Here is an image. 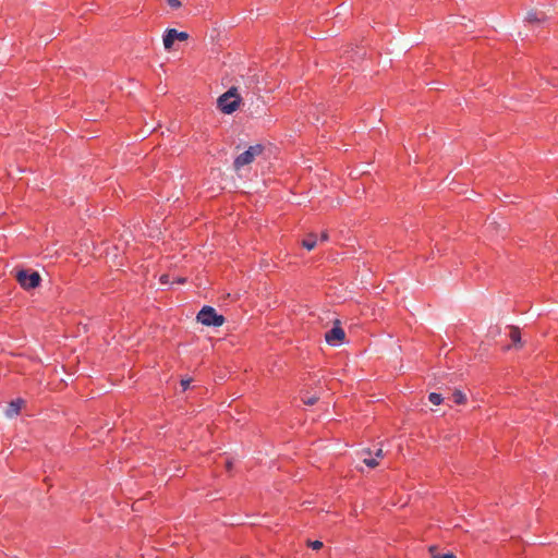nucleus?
Segmentation results:
<instances>
[{"label": "nucleus", "instance_id": "nucleus-1", "mask_svg": "<svg viewBox=\"0 0 558 558\" xmlns=\"http://www.w3.org/2000/svg\"><path fill=\"white\" fill-rule=\"evenodd\" d=\"M242 98L238 93L236 87H230L225 94H222L218 100V108L226 114H231L238 110Z\"/></svg>", "mask_w": 558, "mask_h": 558}, {"label": "nucleus", "instance_id": "nucleus-2", "mask_svg": "<svg viewBox=\"0 0 558 558\" xmlns=\"http://www.w3.org/2000/svg\"><path fill=\"white\" fill-rule=\"evenodd\" d=\"M197 322L208 327H220L225 323V316L218 314L217 311L209 305H205L197 314Z\"/></svg>", "mask_w": 558, "mask_h": 558}, {"label": "nucleus", "instance_id": "nucleus-3", "mask_svg": "<svg viewBox=\"0 0 558 558\" xmlns=\"http://www.w3.org/2000/svg\"><path fill=\"white\" fill-rule=\"evenodd\" d=\"M15 279L24 290H33L40 286L41 277L38 271L32 269H20Z\"/></svg>", "mask_w": 558, "mask_h": 558}, {"label": "nucleus", "instance_id": "nucleus-4", "mask_svg": "<svg viewBox=\"0 0 558 558\" xmlns=\"http://www.w3.org/2000/svg\"><path fill=\"white\" fill-rule=\"evenodd\" d=\"M265 147L262 144H255L250 146L245 151L238 155L233 161L234 170H240L241 168L251 165L256 156L263 154Z\"/></svg>", "mask_w": 558, "mask_h": 558}, {"label": "nucleus", "instance_id": "nucleus-5", "mask_svg": "<svg viewBox=\"0 0 558 558\" xmlns=\"http://www.w3.org/2000/svg\"><path fill=\"white\" fill-rule=\"evenodd\" d=\"M189 38V34L186 32H178L175 28H167L163 34V46L165 49L169 50L172 46L174 40H181L184 41Z\"/></svg>", "mask_w": 558, "mask_h": 558}, {"label": "nucleus", "instance_id": "nucleus-6", "mask_svg": "<svg viewBox=\"0 0 558 558\" xmlns=\"http://www.w3.org/2000/svg\"><path fill=\"white\" fill-rule=\"evenodd\" d=\"M345 337L344 330L339 326H333L325 335V340L328 344L336 347L339 345Z\"/></svg>", "mask_w": 558, "mask_h": 558}, {"label": "nucleus", "instance_id": "nucleus-7", "mask_svg": "<svg viewBox=\"0 0 558 558\" xmlns=\"http://www.w3.org/2000/svg\"><path fill=\"white\" fill-rule=\"evenodd\" d=\"M25 404V401L24 399L22 398H16L12 401H10L8 403V407L5 409V415L8 417H14V416H17L23 408V405Z\"/></svg>", "mask_w": 558, "mask_h": 558}, {"label": "nucleus", "instance_id": "nucleus-8", "mask_svg": "<svg viewBox=\"0 0 558 558\" xmlns=\"http://www.w3.org/2000/svg\"><path fill=\"white\" fill-rule=\"evenodd\" d=\"M509 329H510L509 338H510L512 344L514 347H517V348L518 347L521 348L522 347V341H521V330H520V328L517 327V326H510Z\"/></svg>", "mask_w": 558, "mask_h": 558}, {"label": "nucleus", "instance_id": "nucleus-9", "mask_svg": "<svg viewBox=\"0 0 558 558\" xmlns=\"http://www.w3.org/2000/svg\"><path fill=\"white\" fill-rule=\"evenodd\" d=\"M317 235L315 233H308L303 240H302V246L306 248L307 251L313 250L317 244Z\"/></svg>", "mask_w": 558, "mask_h": 558}, {"label": "nucleus", "instance_id": "nucleus-10", "mask_svg": "<svg viewBox=\"0 0 558 558\" xmlns=\"http://www.w3.org/2000/svg\"><path fill=\"white\" fill-rule=\"evenodd\" d=\"M546 20V15L542 13L541 15L537 12L531 11L526 14L525 21L529 23H541Z\"/></svg>", "mask_w": 558, "mask_h": 558}, {"label": "nucleus", "instance_id": "nucleus-11", "mask_svg": "<svg viewBox=\"0 0 558 558\" xmlns=\"http://www.w3.org/2000/svg\"><path fill=\"white\" fill-rule=\"evenodd\" d=\"M429 553L433 558H456V556L452 553L439 554L437 546H430Z\"/></svg>", "mask_w": 558, "mask_h": 558}, {"label": "nucleus", "instance_id": "nucleus-12", "mask_svg": "<svg viewBox=\"0 0 558 558\" xmlns=\"http://www.w3.org/2000/svg\"><path fill=\"white\" fill-rule=\"evenodd\" d=\"M451 399L456 404H464L466 402V397L461 390H454Z\"/></svg>", "mask_w": 558, "mask_h": 558}, {"label": "nucleus", "instance_id": "nucleus-13", "mask_svg": "<svg viewBox=\"0 0 558 558\" xmlns=\"http://www.w3.org/2000/svg\"><path fill=\"white\" fill-rule=\"evenodd\" d=\"M428 400H429V402H430V403H433L434 405H439V404H441V403H442L444 398H442V396H441L440 393H438V392H430V393L428 395Z\"/></svg>", "mask_w": 558, "mask_h": 558}, {"label": "nucleus", "instance_id": "nucleus-14", "mask_svg": "<svg viewBox=\"0 0 558 558\" xmlns=\"http://www.w3.org/2000/svg\"><path fill=\"white\" fill-rule=\"evenodd\" d=\"M363 462L371 469H374L378 465V461L376 458H373V457H367V458H364L363 459Z\"/></svg>", "mask_w": 558, "mask_h": 558}, {"label": "nucleus", "instance_id": "nucleus-15", "mask_svg": "<svg viewBox=\"0 0 558 558\" xmlns=\"http://www.w3.org/2000/svg\"><path fill=\"white\" fill-rule=\"evenodd\" d=\"M302 401L306 405H314L318 401V397H316V396L302 397Z\"/></svg>", "mask_w": 558, "mask_h": 558}, {"label": "nucleus", "instance_id": "nucleus-16", "mask_svg": "<svg viewBox=\"0 0 558 558\" xmlns=\"http://www.w3.org/2000/svg\"><path fill=\"white\" fill-rule=\"evenodd\" d=\"M307 546L311 547L312 549L317 550V549H320L324 546V544H323V542H320L318 539H316V541H310L308 539L307 541Z\"/></svg>", "mask_w": 558, "mask_h": 558}, {"label": "nucleus", "instance_id": "nucleus-17", "mask_svg": "<svg viewBox=\"0 0 558 558\" xmlns=\"http://www.w3.org/2000/svg\"><path fill=\"white\" fill-rule=\"evenodd\" d=\"M170 8L179 9L181 7L180 0H166Z\"/></svg>", "mask_w": 558, "mask_h": 558}, {"label": "nucleus", "instance_id": "nucleus-18", "mask_svg": "<svg viewBox=\"0 0 558 558\" xmlns=\"http://www.w3.org/2000/svg\"><path fill=\"white\" fill-rule=\"evenodd\" d=\"M190 384H191V379H182L181 380V386H182L183 391H185L190 387Z\"/></svg>", "mask_w": 558, "mask_h": 558}, {"label": "nucleus", "instance_id": "nucleus-19", "mask_svg": "<svg viewBox=\"0 0 558 558\" xmlns=\"http://www.w3.org/2000/svg\"><path fill=\"white\" fill-rule=\"evenodd\" d=\"M169 278H170V276H169V275H166V274H165V275H162V276L160 277V283H162V284H167V283H169V282H170V281H169Z\"/></svg>", "mask_w": 558, "mask_h": 558}, {"label": "nucleus", "instance_id": "nucleus-20", "mask_svg": "<svg viewBox=\"0 0 558 558\" xmlns=\"http://www.w3.org/2000/svg\"><path fill=\"white\" fill-rule=\"evenodd\" d=\"M328 239H329L328 232H327V231H323V232L320 233L319 240H320L322 242H325V241H328Z\"/></svg>", "mask_w": 558, "mask_h": 558}, {"label": "nucleus", "instance_id": "nucleus-21", "mask_svg": "<svg viewBox=\"0 0 558 558\" xmlns=\"http://www.w3.org/2000/svg\"><path fill=\"white\" fill-rule=\"evenodd\" d=\"M185 281H186V279H185V278H182V277H178V278L175 279V282H178V283H184Z\"/></svg>", "mask_w": 558, "mask_h": 558}, {"label": "nucleus", "instance_id": "nucleus-22", "mask_svg": "<svg viewBox=\"0 0 558 558\" xmlns=\"http://www.w3.org/2000/svg\"><path fill=\"white\" fill-rule=\"evenodd\" d=\"M377 458H383V450H381V449H378V450L376 451V459H377Z\"/></svg>", "mask_w": 558, "mask_h": 558}, {"label": "nucleus", "instance_id": "nucleus-23", "mask_svg": "<svg viewBox=\"0 0 558 558\" xmlns=\"http://www.w3.org/2000/svg\"><path fill=\"white\" fill-rule=\"evenodd\" d=\"M232 466V463L230 461L227 462V468L230 469Z\"/></svg>", "mask_w": 558, "mask_h": 558}]
</instances>
